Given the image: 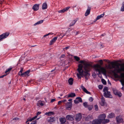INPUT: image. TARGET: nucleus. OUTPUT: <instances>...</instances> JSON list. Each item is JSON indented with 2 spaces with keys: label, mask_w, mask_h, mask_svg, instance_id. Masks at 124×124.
<instances>
[{
  "label": "nucleus",
  "mask_w": 124,
  "mask_h": 124,
  "mask_svg": "<svg viewBox=\"0 0 124 124\" xmlns=\"http://www.w3.org/2000/svg\"><path fill=\"white\" fill-rule=\"evenodd\" d=\"M122 115H120L116 117V119L117 124H119L123 122V120L122 118Z\"/></svg>",
  "instance_id": "20e7f679"
},
{
  "label": "nucleus",
  "mask_w": 124,
  "mask_h": 124,
  "mask_svg": "<svg viewBox=\"0 0 124 124\" xmlns=\"http://www.w3.org/2000/svg\"><path fill=\"white\" fill-rule=\"evenodd\" d=\"M61 101H62V102H64L66 101L67 100H62Z\"/></svg>",
  "instance_id": "6e6d98bb"
},
{
  "label": "nucleus",
  "mask_w": 124,
  "mask_h": 124,
  "mask_svg": "<svg viewBox=\"0 0 124 124\" xmlns=\"http://www.w3.org/2000/svg\"><path fill=\"white\" fill-rule=\"evenodd\" d=\"M92 117V116L91 115H89L86 117L85 118L86 120L88 121L91 120Z\"/></svg>",
  "instance_id": "5701e85b"
},
{
  "label": "nucleus",
  "mask_w": 124,
  "mask_h": 124,
  "mask_svg": "<svg viewBox=\"0 0 124 124\" xmlns=\"http://www.w3.org/2000/svg\"><path fill=\"white\" fill-rule=\"evenodd\" d=\"M75 96V94L74 93H71L68 95V97H72Z\"/></svg>",
  "instance_id": "a878e982"
},
{
  "label": "nucleus",
  "mask_w": 124,
  "mask_h": 124,
  "mask_svg": "<svg viewBox=\"0 0 124 124\" xmlns=\"http://www.w3.org/2000/svg\"><path fill=\"white\" fill-rule=\"evenodd\" d=\"M30 72V70H29L24 73H23V77H27L29 75V73Z\"/></svg>",
  "instance_id": "ddd939ff"
},
{
  "label": "nucleus",
  "mask_w": 124,
  "mask_h": 124,
  "mask_svg": "<svg viewBox=\"0 0 124 124\" xmlns=\"http://www.w3.org/2000/svg\"><path fill=\"white\" fill-rule=\"evenodd\" d=\"M73 116L71 115H67L66 117L67 119L69 120L72 121L73 119Z\"/></svg>",
  "instance_id": "2eb2a0df"
},
{
  "label": "nucleus",
  "mask_w": 124,
  "mask_h": 124,
  "mask_svg": "<svg viewBox=\"0 0 124 124\" xmlns=\"http://www.w3.org/2000/svg\"><path fill=\"white\" fill-rule=\"evenodd\" d=\"M37 105L39 106H43L44 105L43 102L41 101H38L37 103Z\"/></svg>",
  "instance_id": "4be33fe9"
},
{
  "label": "nucleus",
  "mask_w": 124,
  "mask_h": 124,
  "mask_svg": "<svg viewBox=\"0 0 124 124\" xmlns=\"http://www.w3.org/2000/svg\"><path fill=\"white\" fill-rule=\"evenodd\" d=\"M19 119L17 117H16V118H14L13 119V120L16 121V120H18Z\"/></svg>",
  "instance_id": "3c124183"
},
{
  "label": "nucleus",
  "mask_w": 124,
  "mask_h": 124,
  "mask_svg": "<svg viewBox=\"0 0 124 124\" xmlns=\"http://www.w3.org/2000/svg\"><path fill=\"white\" fill-rule=\"evenodd\" d=\"M116 95H117L118 96L120 97H121L122 95V94L119 91H118L117 94H116Z\"/></svg>",
  "instance_id": "4c0bfd02"
},
{
  "label": "nucleus",
  "mask_w": 124,
  "mask_h": 124,
  "mask_svg": "<svg viewBox=\"0 0 124 124\" xmlns=\"http://www.w3.org/2000/svg\"><path fill=\"white\" fill-rule=\"evenodd\" d=\"M101 123L98 119H96L93 121L92 124H100Z\"/></svg>",
  "instance_id": "f8f14e48"
},
{
  "label": "nucleus",
  "mask_w": 124,
  "mask_h": 124,
  "mask_svg": "<svg viewBox=\"0 0 124 124\" xmlns=\"http://www.w3.org/2000/svg\"><path fill=\"white\" fill-rule=\"evenodd\" d=\"M76 21L77 20H73V21H72L70 24L69 26H71L74 25L76 23Z\"/></svg>",
  "instance_id": "c85d7f7f"
},
{
  "label": "nucleus",
  "mask_w": 124,
  "mask_h": 124,
  "mask_svg": "<svg viewBox=\"0 0 124 124\" xmlns=\"http://www.w3.org/2000/svg\"><path fill=\"white\" fill-rule=\"evenodd\" d=\"M101 81L102 83L104 85H106V81L104 79H101Z\"/></svg>",
  "instance_id": "c9c22d12"
},
{
  "label": "nucleus",
  "mask_w": 124,
  "mask_h": 124,
  "mask_svg": "<svg viewBox=\"0 0 124 124\" xmlns=\"http://www.w3.org/2000/svg\"><path fill=\"white\" fill-rule=\"evenodd\" d=\"M94 107L96 111H97L98 109V107L97 105H95Z\"/></svg>",
  "instance_id": "a19ab883"
},
{
  "label": "nucleus",
  "mask_w": 124,
  "mask_h": 124,
  "mask_svg": "<svg viewBox=\"0 0 124 124\" xmlns=\"http://www.w3.org/2000/svg\"><path fill=\"white\" fill-rule=\"evenodd\" d=\"M7 75V74L4 75H3L2 76H0V78H2L4 77H5V76H6Z\"/></svg>",
  "instance_id": "603ef678"
},
{
  "label": "nucleus",
  "mask_w": 124,
  "mask_h": 124,
  "mask_svg": "<svg viewBox=\"0 0 124 124\" xmlns=\"http://www.w3.org/2000/svg\"><path fill=\"white\" fill-rule=\"evenodd\" d=\"M23 99L24 101L25 100V99L24 98H23Z\"/></svg>",
  "instance_id": "774afa93"
},
{
  "label": "nucleus",
  "mask_w": 124,
  "mask_h": 124,
  "mask_svg": "<svg viewBox=\"0 0 124 124\" xmlns=\"http://www.w3.org/2000/svg\"><path fill=\"white\" fill-rule=\"evenodd\" d=\"M79 62L82 63L83 65L80 64L78 66V73H77V75L79 78H81V76H84L85 78L87 79V77L90 76V74L89 72L92 67L95 71L98 72V74H100L101 72L104 75H106V69L101 67L98 64H95L92 66L91 64L85 61L82 60Z\"/></svg>",
  "instance_id": "f257e3e1"
},
{
  "label": "nucleus",
  "mask_w": 124,
  "mask_h": 124,
  "mask_svg": "<svg viewBox=\"0 0 124 124\" xmlns=\"http://www.w3.org/2000/svg\"><path fill=\"white\" fill-rule=\"evenodd\" d=\"M62 102V101H60L58 102V104L59 105L60 103H61Z\"/></svg>",
  "instance_id": "13d9d810"
},
{
  "label": "nucleus",
  "mask_w": 124,
  "mask_h": 124,
  "mask_svg": "<svg viewBox=\"0 0 124 124\" xmlns=\"http://www.w3.org/2000/svg\"><path fill=\"white\" fill-rule=\"evenodd\" d=\"M113 62H112L111 64L112 65L110 64H109L108 66V68L109 69H112L113 68L115 69V70L118 73H121L122 71H124V67H123L121 68H120L119 65H116V67L113 64Z\"/></svg>",
  "instance_id": "f03ea898"
},
{
  "label": "nucleus",
  "mask_w": 124,
  "mask_h": 124,
  "mask_svg": "<svg viewBox=\"0 0 124 124\" xmlns=\"http://www.w3.org/2000/svg\"><path fill=\"white\" fill-rule=\"evenodd\" d=\"M65 56V55L64 54H63L61 56V58H64Z\"/></svg>",
  "instance_id": "5fc2aeb1"
},
{
  "label": "nucleus",
  "mask_w": 124,
  "mask_h": 124,
  "mask_svg": "<svg viewBox=\"0 0 124 124\" xmlns=\"http://www.w3.org/2000/svg\"><path fill=\"white\" fill-rule=\"evenodd\" d=\"M91 9L90 8H88L85 14V16H86L90 14Z\"/></svg>",
  "instance_id": "412c9836"
},
{
  "label": "nucleus",
  "mask_w": 124,
  "mask_h": 124,
  "mask_svg": "<svg viewBox=\"0 0 124 124\" xmlns=\"http://www.w3.org/2000/svg\"><path fill=\"white\" fill-rule=\"evenodd\" d=\"M110 124H115V123L114 122H112Z\"/></svg>",
  "instance_id": "052dcab7"
},
{
  "label": "nucleus",
  "mask_w": 124,
  "mask_h": 124,
  "mask_svg": "<svg viewBox=\"0 0 124 124\" xmlns=\"http://www.w3.org/2000/svg\"><path fill=\"white\" fill-rule=\"evenodd\" d=\"M55 101V99H52L51 100V102H52L54 101Z\"/></svg>",
  "instance_id": "864d4df0"
},
{
  "label": "nucleus",
  "mask_w": 124,
  "mask_h": 124,
  "mask_svg": "<svg viewBox=\"0 0 124 124\" xmlns=\"http://www.w3.org/2000/svg\"><path fill=\"white\" fill-rule=\"evenodd\" d=\"M108 88L105 87L103 89V91L104 92L103 94L104 96L106 98H112V96L111 95L110 92L108 91Z\"/></svg>",
  "instance_id": "7ed1b4c3"
},
{
  "label": "nucleus",
  "mask_w": 124,
  "mask_h": 124,
  "mask_svg": "<svg viewBox=\"0 0 124 124\" xmlns=\"http://www.w3.org/2000/svg\"><path fill=\"white\" fill-rule=\"evenodd\" d=\"M72 100V99H69L68 100V101H71Z\"/></svg>",
  "instance_id": "680f3d73"
},
{
  "label": "nucleus",
  "mask_w": 124,
  "mask_h": 124,
  "mask_svg": "<svg viewBox=\"0 0 124 124\" xmlns=\"http://www.w3.org/2000/svg\"><path fill=\"white\" fill-rule=\"evenodd\" d=\"M43 20H41L38 21L34 24V26H36L37 25H38L41 24L43 23Z\"/></svg>",
  "instance_id": "c756f323"
},
{
  "label": "nucleus",
  "mask_w": 124,
  "mask_h": 124,
  "mask_svg": "<svg viewBox=\"0 0 124 124\" xmlns=\"http://www.w3.org/2000/svg\"><path fill=\"white\" fill-rule=\"evenodd\" d=\"M70 8V7H68L64 8L63 9L58 11L59 13H63L67 11Z\"/></svg>",
  "instance_id": "1a4fd4ad"
},
{
  "label": "nucleus",
  "mask_w": 124,
  "mask_h": 124,
  "mask_svg": "<svg viewBox=\"0 0 124 124\" xmlns=\"http://www.w3.org/2000/svg\"><path fill=\"white\" fill-rule=\"evenodd\" d=\"M22 59V57L20 58L19 60V61H20Z\"/></svg>",
  "instance_id": "e2e57ef3"
},
{
  "label": "nucleus",
  "mask_w": 124,
  "mask_h": 124,
  "mask_svg": "<svg viewBox=\"0 0 124 124\" xmlns=\"http://www.w3.org/2000/svg\"><path fill=\"white\" fill-rule=\"evenodd\" d=\"M101 100V102L100 103V104L102 106H103L105 104V100L103 96H102Z\"/></svg>",
  "instance_id": "dca6fc26"
},
{
  "label": "nucleus",
  "mask_w": 124,
  "mask_h": 124,
  "mask_svg": "<svg viewBox=\"0 0 124 124\" xmlns=\"http://www.w3.org/2000/svg\"><path fill=\"white\" fill-rule=\"evenodd\" d=\"M9 34V33L7 32L3 33L0 35V41L7 38Z\"/></svg>",
  "instance_id": "39448f33"
},
{
  "label": "nucleus",
  "mask_w": 124,
  "mask_h": 124,
  "mask_svg": "<svg viewBox=\"0 0 124 124\" xmlns=\"http://www.w3.org/2000/svg\"><path fill=\"white\" fill-rule=\"evenodd\" d=\"M41 112H38L36 114V115L37 116L39 115L41 113Z\"/></svg>",
  "instance_id": "8fccbe9b"
},
{
  "label": "nucleus",
  "mask_w": 124,
  "mask_h": 124,
  "mask_svg": "<svg viewBox=\"0 0 124 124\" xmlns=\"http://www.w3.org/2000/svg\"><path fill=\"white\" fill-rule=\"evenodd\" d=\"M84 106L86 108L87 107V102H85L83 103Z\"/></svg>",
  "instance_id": "58836bf2"
},
{
  "label": "nucleus",
  "mask_w": 124,
  "mask_h": 124,
  "mask_svg": "<svg viewBox=\"0 0 124 124\" xmlns=\"http://www.w3.org/2000/svg\"><path fill=\"white\" fill-rule=\"evenodd\" d=\"M47 8V5L46 2L43 3L42 5V8L43 10Z\"/></svg>",
  "instance_id": "6ab92c4d"
},
{
  "label": "nucleus",
  "mask_w": 124,
  "mask_h": 124,
  "mask_svg": "<svg viewBox=\"0 0 124 124\" xmlns=\"http://www.w3.org/2000/svg\"><path fill=\"white\" fill-rule=\"evenodd\" d=\"M70 47L69 46H68L65 47L63 48V50L64 51H65L68 49Z\"/></svg>",
  "instance_id": "37998d69"
},
{
  "label": "nucleus",
  "mask_w": 124,
  "mask_h": 124,
  "mask_svg": "<svg viewBox=\"0 0 124 124\" xmlns=\"http://www.w3.org/2000/svg\"><path fill=\"white\" fill-rule=\"evenodd\" d=\"M74 58L77 61H78L80 60L79 57L77 56H74Z\"/></svg>",
  "instance_id": "e433bc0d"
},
{
  "label": "nucleus",
  "mask_w": 124,
  "mask_h": 124,
  "mask_svg": "<svg viewBox=\"0 0 124 124\" xmlns=\"http://www.w3.org/2000/svg\"><path fill=\"white\" fill-rule=\"evenodd\" d=\"M53 118H50V122H52L53 121Z\"/></svg>",
  "instance_id": "4d7b16f0"
},
{
  "label": "nucleus",
  "mask_w": 124,
  "mask_h": 124,
  "mask_svg": "<svg viewBox=\"0 0 124 124\" xmlns=\"http://www.w3.org/2000/svg\"><path fill=\"white\" fill-rule=\"evenodd\" d=\"M92 108L93 107L92 106H91L88 107V109L89 110H90L92 109Z\"/></svg>",
  "instance_id": "09e8293b"
},
{
  "label": "nucleus",
  "mask_w": 124,
  "mask_h": 124,
  "mask_svg": "<svg viewBox=\"0 0 124 124\" xmlns=\"http://www.w3.org/2000/svg\"><path fill=\"white\" fill-rule=\"evenodd\" d=\"M121 10L122 11H124V3L122 4V6L121 8Z\"/></svg>",
  "instance_id": "f704fd0d"
},
{
  "label": "nucleus",
  "mask_w": 124,
  "mask_h": 124,
  "mask_svg": "<svg viewBox=\"0 0 124 124\" xmlns=\"http://www.w3.org/2000/svg\"><path fill=\"white\" fill-rule=\"evenodd\" d=\"M105 35V34H103L102 35H101V36H104Z\"/></svg>",
  "instance_id": "0e129e2a"
},
{
  "label": "nucleus",
  "mask_w": 124,
  "mask_h": 124,
  "mask_svg": "<svg viewBox=\"0 0 124 124\" xmlns=\"http://www.w3.org/2000/svg\"><path fill=\"white\" fill-rule=\"evenodd\" d=\"M115 116V114L113 113H111L109 114L107 116L108 118H112Z\"/></svg>",
  "instance_id": "aec40b11"
},
{
  "label": "nucleus",
  "mask_w": 124,
  "mask_h": 124,
  "mask_svg": "<svg viewBox=\"0 0 124 124\" xmlns=\"http://www.w3.org/2000/svg\"><path fill=\"white\" fill-rule=\"evenodd\" d=\"M73 79L72 78H70L68 80V82L70 85H71L73 84Z\"/></svg>",
  "instance_id": "393cba45"
},
{
  "label": "nucleus",
  "mask_w": 124,
  "mask_h": 124,
  "mask_svg": "<svg viewBox=\"0 0 124 124\" xmlns=\"http://www.w3.org/2000/svg\"><path fill=\"white\" fill-rule=\"evenodd\" d=\"M98 87L99 89H101L103 88V86L101 85H99L98 86Z\"/></svg>",
  "instance_id": "c03bdc74"
},
{
  "label": "nucleus",
  "mask_w": 124,
  "mask_h": 124,
  "mask_svg": "<svg viewBox=\"0 0 124 124\" xmlns=\"http://www.w3.org/2000/svg\"><path fill=\"white\" fill-rule=\"evenodd\" d=\"M60 121L61 123L64 124L66 122L65 119L63 118H61L60 119Z\"/></svg>",
  "instance_id": "bb28decb"
},
{
  "label": "nucleus",
  "mask_w": 124,
  "mask_h": 124,
  "mask_svg": "<svg viewBox=\"0 0 124 124\" xmlns=\"http://www.w3.org/2000/svg\"><path fill=\"white\" fill-rule=\"evenodd\" d=\"M81 88H82L83 90L85 93L87 94H90V93L89 92H88L86 89L85 88L83 85H81Z\"/></svg>",
  "instance_id": "4468645a"
},
{
  "label": "nucleus",
  "mask_w": 124,
  "mask_h": 124,
  "mask_svg": "<svg viewBox=\"0 0 124 124\" xmlns=\"http://www.w3.org/2000/svg\"><path fill=\"white\" fill-rule=\"evenodd\" d=\"M29 122V121H27V120L26 121V123L27 124H29V122Z\"/></svg>",
  "instance_id": "bf43d9fd"
},
{
  "label": "nucleus",
  "mask_w": 124,
  "mask_h": 124,
  "mask_svg": "<svg viewBox=\"0 0 124 124\" xmlns=\"http://www.w3.org/2000/svg\"><path fill=\"white\" fill-rule=\"evenodd\" d=\"M53 34V33H49L48 34L44 35V36H43V38L45 39L46 38L47 39V38H49V37L48 36L49 35H51V34Z\"/></svg>",
  "instance_id": "cd10ccee"
},
{
  "label": "nucleus",
  "mask_w": 124,
  "mask_h": 124,
  "mask_svg": "<svg viewBox=\"0 0 124 124\" xmlns=\"http://www.w3.org/2000/svg\"><path fill=\"white\" fill-rule=\"evenodd\" d=\"M53 114V112H47L45 113V114L46 115L48 116H51Z\"/></svg>",
  "instance_id": "7c9ffc66"
},
{
  "label": "nucleus",
  "mask_w": 124,
  "mask_h": 124,
  "mask_svg": "<svg viewBox=\"0 0 124 124\" xmlns=\"http://www.w3.org/2000/svg\"><path fill=\"white\" fill-rule=\"evenodd\" d=\"M106 117V115L104 114H101L98 116V119L102 122Z\"/></svg>",
  "instance_id": "423d86ee"
},
{
  "label": "nucleus",
  "mask_w": 124,
  "mask_h": 124,
  "mask_svg": "<svg viewBox=\"0 0 124 124\" xmlns=\"http://www.w3.org/2000/svg\"><path fill=\"white\" fill-rule=\"evenodd\" d=\"M109 122V120L107 119H104L102 121V122L104 124H107Z\"/></svg>",
  "instance_id": "2f4dec72"
},
{
  "label": "nucleus",
  "mask_w": 124,
  "mask_h": 124,
  "mask_svg": "<svg viewBox=\"0 0 124 124\" xmlns=\"http://www.w3.org/2000/svg\"><path fill=\"white\" fill-rule=\"evenodd\" d=\"M12 69V68H9L7 69L5 71V73H6L7 74V73H8V72H9Z\"/></svg>",
  "instance_id": "473e14b6"
},
{
  "label": "nucleus",
  "mask_w": 124,
  "mask_h": 124,
  "mask_svg": "<svg viewBox=\"0 0 124 124\" xmlns=\"http://www.w3.org/2000/svg\"><path fill=\"white\" fill-rule=\"evenodd\" d=\"M37 121L36 120H35L32 121L31 124H36Z\"/></svg>",
  "instance_id": "49530a36"
},
{
  "label": "nucleus",
  "mask_w": 124,
  "mask_h": 124,
  "mask_svg": "<svg viewBox=\"0 0 124 124\" xmlns=\"http://www.w3.org/2000/svg\"><path fill=\"white\" fill-rule=\"evenodd\" d=\"M39 4H35L33 6L32 9L34 11H37L39 9Z\"/></svg>",
  "instance_id": "0eeeda50"
},
{
  "label": "nucleus",
  "mask_w": 124,
  "mask_h": 124,
  "mask_svg": "<svg viewBox=\"0 0 124 124\" xmlns=\"http://www.w3.org/2000/svg\"><path fill=\"white\" fill-rule=\"evenodd\" d=\"M72 104L71 102H68L66 104V108L67 109L70 110L72 107Z\"/></svg>",
  "instance_id": "9d476101"
},
{
  "label": "nucleus",
  "mask_w": 124,
  "mask_h": 124,
  "mask_svg": "<svg viewBox=\"0 0 124 124\" xmlns=\"http://www.w3.org/2000/svg\"><path fill=\"white\" fill-rule=\"evenodd\" d=\"M113 92L116 95L117 94V93L118 92V91L117 90H115Z\"/></svg>",
  "instance_id": "ea45409f"
},
{
  "label": "nucleus",
  "mask_w": 124,
  "mask_h": 124,
  "mask_svg": "<svg viewBox=\"0 0 124 124\" xmlns=\"http://www.w3.org/2000/svg\"><path fill=\"white\" fill-rule=\"evenodd\" d=\"M121 82L122 83V85H124V79H123L121 80Z\"/></svg>",
  "instance_id": "79ce46f5"
},
{
  "label": "nucleus",
  "mask_w": 124,
  "mask_h": 124,
  "mask_svg": "<svg viewBox=\"0 0 124 124\" xmlns=\"http://www.w3.org/2000/svg\"><path fill=\"white\" fill-rule=\"evenodd\" d=\"M37 116H35L34 117L32 118L29 117L27 119V121L31 122L32 120H35V119L37 118Z\"/></svg>",
  "instance_id": "a211bd4d"
},
{
  "label": "nucleus",
  "mask_w": 124,
  "mask_h": 124,
  "mask_svg": "<svg viewBox=\"0 0 124 124\" xmlns=\"http://www.w3.org/2000/svg\"><path fill=\"white\" fill-rule=\"evenodd\" d=\"M23 71V69H21L20 70V71L18 73V75H20L23 77V73H22V71Z\"/></svg>",
  "instance_id": "72a5a7b5"
},
{
  "label": "nucleus",
  "mask_w": 124,
  "mask_h": 124,
  "mask_svg": "<svg viewBox=\"0 0 124 124\" xmlns=\"http://www.w3.org/2000/svg\"><path fill=\"white\" fill-rule=\"evenodd\" d=\"M104 15V14L103 13V14H101L99 16H97L96 18V21L99 20L103 17Z\"/></svg>",
  "instance_id": "b1692460"
},
{
  "label": "nucleus",
  "mask_w": 124,
  "mask_h": 124,
  "mask_svg": "<svg viewBox=\"0 0 124 124\" xmlns=\"http://www.w3.org/2000/svg\"><path fill=\"white\" fill-rule=\"evenodd\" d=\"M82 118V116L80 114H77L76 117V121L78 122Z\"/></svg>",
  "instance_id": "9b49d317"
},
{
  "label": "nucleus",
  "mask_w": 124,
  "mask_h": 124,
  "mask_svg": "<svg viewBox=\"0 0 124 124\" xmlns=\"http://www.w3.org/2000/svg\"><path fill=\"white\" fill-rule=\"evenodd\" d=\"M57 37L54 38L53 39L50 41V45H51L54 43L57 39Z\"/></svg>",
  "instance_id": "f3484780"
},
{
  "label": "nucleus",
  "mask_w": 124,
  "mask_h": 124,
  "mask_svg": "<svg viewBox=\"0 0 124 124\" xmlns=\"http://www.w3.org/2000/svg\"><path fill=\"white\" fill-rule=\"evenodd\" d=\"M99 63L101 65L103 64V62L102 60H100L99 61Z\"/></svg>",
  "instance_id": "de8ad7c7"
},
{
  "label": "nucleus",
  "mask_w": 124,
  "mask_h": 124,
  "mask_svg": "<svg viewBox=\"0 0 124 124\" xmlns=\"http://www.w3.org/2000/svg\"><path fill=\"white\" fill-rule=\"evenodd\" d=\"M82 102L81 98L79 97H77L76 99L74 100V102L75 104H78L80 102Z\"/></svg>",
  "instance_id": "6e6552de"
},
{
  "label": "nucleus",
  "mask_w": 124,
  "mask_h": 124,
  "mask_svg": "<svg viewBox=\"0 0 124 124\" xmlns=\"http://www.w3.org/2000/svg\"><path fill=\"white\" fill-rule=\"evenodd\" d=\"M64 35H63V36H62V37H63Z\"/></svg>",
  "instance_id": "69168bd1"
},
{
  "label": "nucleus",
  "mask_w": 124,
  "mask_h": 124,
  "mask_svg": "<svg viewBox=\"0 0 124 124\" xmlns=\"http://www.w3.org/2000/svg\"><path fill=\"white\" fill-rule=\"evenodd\" d=\"M54 70H52L51 71V72H52V71H53Z\"/></svg>",
  "instance_id": "338daca9"
},
{
  "label": "nucleus",
  "mask_w": 124,
  "mask_h": 124,
  "mask_svg": "<svg viewBox=\"0 0 124 124\" xmlns=\"http://www.w3.org/2000/svg\"><path fill=\"white\" fill-rule=\"evenodd\" d=\"M93 98L92 97H90L89 99V100L90 101H92L93 100Z\"/></svg>",
  "instance_id": "a18cd8bd"
}]
</instances>
